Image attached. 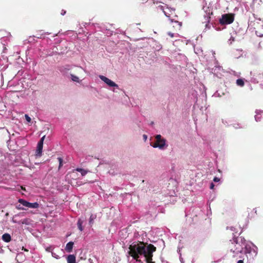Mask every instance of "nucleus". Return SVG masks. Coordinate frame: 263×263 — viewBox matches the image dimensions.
<instances>
[{"label":"nucleus","instance_id":"nucleus-54","mask_svg":"<svg viewBox=\"0 0 263 263\" xmlns=\"http://www.w3.org/2000/svg\"><path fill=\"white\" fill-rule=\"evenodd\" d=\"M143 2H146L147 0H142Z\"/></svg>","mask_w":263,"mask_h":263},{"label":"nucleus","instance_id":"nucleus-27","mask_svg":"<svg viewBox=\"0 0 263 263\" xmlns=\"http://www.w3.org/2000/svg\"><path fill=\"white\" fill-rule=\"evenodd\" d=\"M193 96H194V101L197 103V101H198V99H197V91H195L193 92Z\"/></svg>","mask_w":263,"mask_h":263},{"label":"nucleus","instance_id":"nucleus-7","mask_svg":"<svg viewBox=\"0 0 263 263\" xmlns=\"http://www.w3.org/2000/svg\"><path fill=\"white\" fill-rule=\"evenodd\" d=\"M18 201L21 204L27 208L37 209L39 207V204L37 202L31 203L23 199H19Z\"/></svg>","mask_w":263,"mask_h":263},{"label":"nucleus","instance_id":"nucleus-39","mask_svg":"<svg viewBox=\"0 0 263 263\" xmlns=\"http://www.w3.org/2000/svg\"><path fill=\"white\" fill-rule=\"evenodd\" d=\"M220 178H219L217 177H215L213 179V181L215 182H218L220 181Z\"/></svg>","mask_w":263,"mask_h":263},{"label":"nucleus","instance_id":"nucleus-33","mask_svg":"<svg viewBox=\"0 0 263 263\" xmlns=\"http://www.w3.org/2000/svg\"><path fill=\"white\" fill-rule=\"evenodd\" d=\"M255 34L256 35L258 36V37H262L263 36V33H261L259 31H255Z\"/></svg>","mask_w":263,"mask_h":263},{"label":"nucleus","instance_id":"nucleus-30","mask_svg":"<svg viewBox=\"0 0 263 263\" xmlns=\"http://www.w3.org/2000/svg\"><path fill=\"white\" fill-rule=\"evenodd\" d=\"M58 159L59 162V168H60V167H61L62 166V165H63V159H62V158H61V157H59V158H58Z\"/></svg>","mask_w":263,"mask_h":263},{"label":"nucleus","instance_id":"nucleus-44","mask_svg":"<svg viewBox=\"0 0 263 263\" xmlns=\"http://www.w3.org/2000/svg\"><path fill=\"white\" fill-rule=\"evenodd\" d=\"M237 263H243V260H239L237 261Z\"/></svg>","mask_w":263,"mask_h":263},{"label":"nucleus","instance_id":"nucleus-48","mask_svg":"<svg viewBox=\"0 0 263 263\" xmlns=\"http://www.w3.org/2000/svg\"><path fill=\"white\" fill-rule=\"evenodd\" d=\"M4 252L3 250L0 248V253H3Z\"/></svg>","mask_w":263,"mask_h":263},{"label":"nucleus","instance_id":"nucleus-16","mask_svg":"<svg viewBox=\"0 0 263 263\" xmlns=\"http://www.w3.org/2000/svg\"><path fill=\"white\" fill-rule=\"evenodd\" d=\"M172 23H175V25L174 27H176L177 29H180L182 26V23L177 21H175L173 19H170Z\"/></svg>","mask_w":263,"mask_h":263},{"label":"nucleus","instance_id":"nucleus-8","mask_svg":"<svg viewBox=\"0 0 263 263\" xmlns=\"http://www.w3.org/2000/svg\"><path fill=\"white\" fill-rule=\"evenodd\" d=\"M99 78L105 83H106L109 87H114L116 88H119V86L118 84H117L114 81L107 78V77L102 75H99Z\"/></svg>","mask_w":263,"mask_h":263},{"label":"nucleus","instance_id":"nucleus-14","mask_svg":"<svg viewBox=\"0 0 263 263\" xmlns=\"http://www.w3.org/2000/svg\"><path fill=\"white\" fill-rule=\"evenodd\" d=\"M84 219H82L81 218H79L78 221H77V226L78 229L80 231H83L84 230L83 227L82 226L83 222H84Z\"/></svg>","mask_w":263,"mask_h":263},{"label":"nucleus","instance_id":"nucleus-46","mask_svg":"<svg viewBox=\"0 0 263 263\" xmlns=\"http://www.w3.org/2000/svg\"><path fill=\"white\" fill-rule=\"evenodd\" d=\"M12 222H13V223H17V222L16 220H15L14 219H12Z\"/></svg>","mask_w":263,"mask_h":263},{"label":"nucleus","instance_id":"nucleus-5","mask_svg":"<svg viewBox=\"0 0 263 263\" xmlns=\"http://www.w3.org/2000/svg\"><path fill=\"white\" fill-rule=\"evenodd\" d=\"M234 20L233 14H224L219 19V23L221 25H228L232 23Z\"/></svg>","mask_w":263,"mask_h":263},{"label":"nucleus","instance_id":"nucleus-4","mask_svg":"<svg viewBox=\"0 0 263 263\" xmlns=\"http://www.w3.org/2000/svg\"><path fill=\"white\" fill-rule=\"evenodd\" d=\"M156 142L151 144L154 148H158L161 150H164L167 148L168 145L166 144V140L162 137L160 135H157L155 136Z\"/></svg>","mask_w":263,"mask_h":263},{"label":"nucleus","instance_id":"nucleus-31","mask_svg":"<svg viewBox=\"0 0 263 263\" xmlns=\"http://www.w3.org/2000/svg\"><path fill=\"white\" fill-rule=\"evenodd\" d=\"M253 4L258 5L261 2V0H252Z\"/></svg>","mask_w":263,"mask_h":263},{"label":"nucleus","instance_id":"nucleus-15","mask_svg":"<svg viewBox=\"0 0 263 263\" xmlns=\"http://www.w3.org/2000/svg\"><path fill=\"white\" fill-rule=\"evenodd\" d=\"M68 263H76V256L74 255H69L67 257Z\"/></svg>","mask_w":263,"mask_h":263},{"label":"nucleus","instance_id":"nucleus-52","mask_svg":"<svg viewBox=\"0 0 263 263\" xmlns=\"http://www.w3.org/2000/svg\"><path fill=\"white\" fill-rule=\"evenodd\" d=\"M203 95V96L204 97V96H205V92H202V93Z\"/></svg>","mask_w":263,"mask_h":263},{"label":"nucleus","instance_id":"nucleus-1","mask_svg":"<svg viewBox=\"0 0 263 263\" xmlns=\"http://www.w3.org/2000/svg\"><path fill=\"white\" fill-rule=\"evenodd\" d=\"M146 234L144 231L136 232L134 233V241L129 247V254L136 260V263H154L152 260L153 253L156 251V247L152 245L144 243Z\"/></svg>","mask_w":263,"mask_h":263},{"label":"nucleus","instance_id":"nucleus-53","mask_svg":"<svg viewBox=\"0 0 263 263\" xmlns=\"http://www.w3.org/2000/svg\"><path fill=\"white\" fill-rule=\"evenodd\" d=\"M18 209H20V210H24V209L23 208H18Z\"/></svg>","mask_w":263,"mask_h":263},{"label":"nucleus","instance_id":"nucleus-10","mask_svg":"<svg viewBox=\"0 0 263 263\" xmlns=\"http://www.w3.org/2000/svg\"><path fill=\"white\" fill-rule=\"evenodd\" d=\"M222 71L223 69L219 65H215L214 68L212 69V72L217 77H220L222 76L221 72Z\"/></svg>","mask_w":263,"mask_h":263},{"label":"nucleus","instance_id":"nucleus-34","mask_svg":"<svg viewBox=\"0 0 263 263\" xmlns=\"http://www.w3.org/2000/svg\"><path fill=\"white\" fill-rule=\"evenodd\" d=\"M25 119L26 120V121L28 122H31V118L28 115H25Z\"/></svg>","mask_w":263,"mask_h":263},{"label":"nucleus","instance_id":"nucleus-23","mask_svg":"<svg viewBox=\"0 0 263 263\" xmlns=\"http://www.w3.org/2000/svg\"><path fill=\"white\" fill-rule=\"evenodd\" d=\"M70 77L72 81L76 82H79V78L77 76L71 74Z\"/></svg>","mask_w":263,"mask_h":263},{"label":"nucleus","instance_id":"nucleus-9","mask_svg":"<svg viewBox=\"0 0 263 263\" xmlns=\"http://www.w3.org/2000/svg\"><path fill=\"white\" fill-rule=\"evenodd\" d=\"M45 136L42 137L37 144L36 149L35 152V156L36 157H40L42 154L43 142L45 138Z\"/></svg>","mask_w":263,"mask_h":263},{"label":"nucleus","instance_id":"nucleus-37","mask_svg":"<svg viewBox=\"0 0 263 263\" xmlns=\"http://www.w3.org/2000/svg\"><path fill=\"white\" fill-rule=\"evenodd\" d=\"M232 74L235 75V76L238 77L240 76V73L239 72H236L234 71H232Z\"/></svg>","mask_w":263,"mask_h":263},{"label":"nucleus","instance_id":"nucleus-13","mask_svg":"<svg viewBox=\"0 0 263 263\" xmlns=\"http://www.w3.org/2000/svg\"><path fill=\"white\" fill-rule=\"evenodd\" d=\"M2 240L6 242H9L11 240V237L8 233H5L2 235Z\"/></svg>","mask_w":263,"mask_h":263},{"label":"nucleus","instance_id":"nucleus-35","mask_svg":"<svg viewBox=\"0 0 263 263\" xmlns=\"http://www.w3.org/2000/svg\"><path fill=\"white\" fill-rule=\"evenodd\" d=\"M213 96L215 97H220L221 96L220 95V93L218 91H216L214 93Z\"/></svg>","mask_w":263,"mask_h":263},{"label":"nucleus","instance_id":"nucleus-26","mask_svg":"<svg viewBox=\"0 0 263 263\" xmlns=\"http://www.w3.org/2000/svg\"><path fill=\"white\" fill-rule=\"evenodd\" d=\"M35 36H29V37L28 39V42L31 43L34 42L35 41Z\"/></svg>","mask_w":263,"mask_h":263},{"label":"nucleus","instance_id":"nucleus-57","mask_svg":"<svg viewBox=\"0 0 263 263\" xmlns=\"http://www.w3.org/2000/svg\"><path fill=\"white\" fill-rule=\"evenodd\" d=\"M154 124V122H152L151 124Z\"/></svg>","mask_w":263,"mask_h":263},{"label":"nucleus","instance_id":"nucleus-51","mask_svg":"<svg viewBox=\"0 0 263 263\" xmlns=\"http://www.w3.org/2000/svg\"><path fill=\"white\" fill-rule=\"evenodd\" d=\"M209 204V208L210 209V210L211 211V206H210V203H209V202H208Z\"/></svg>","mask_w":263,"mask_h":263},{"label":"nucleus","instance_id":"nucleus-17","mask_svg":"<svg viewBox=\"0 0 263 263\" xmlns=\"http://www.w3.org/2000/svg\"><path fill=\"white\" fill-rule=\"evenodd\" d=\"M182 248H183V246L182 245H181L180 244H179V246H178V249H177V252L179 254V259H180L181 263H184V261H183V258L181 256V250L182 249Z\"/></svg>","mask_w":263,"mask_h":263},{"label":"nucleus","instance_id":"nucleus-24","mask_svg":"<svg viewBox=\"0 0 263 263\" xmlns=\"http://www.w3.org/2000/svg\"><path fill=\"white\" fill-rule=\"evenodd\" d=\"M96 216L91 214L89 217V223L90 225H92L93 223V220L96 219Z\"/></svg>","mask_w":263,"mask_h":263},{"label":"nucleus","instance_id":"nucleus-50","mask_svg":"<svg viewBox=\"0 0 263 263\" xmlns=\"http://www.w3.org/2000/svg\"><path fill=\"white\" fill-rule=\"evenodd\" d=\"M253 211H254V212H255V213H256V212H257V210H256V208L254 209H253Z\"/></svg>","mask_w":263,"mask_h":263},{"label":"nucleus","instance_id":"nucleus-42","mask_svg":"<svg viewBox=\"0 0 263 263\" xmlns=\"http://www.w3.org/2000/svg\"><path fill=\"white\" fill-rule=\"evenodd\" d=\"M234 41V38L233 36H231L229 39V41L230 42V44L232 43V42Z\"/></svg>","mask_w":263,"mask_h":263},{"label":"nucleus","instance_id":"nucleus-45","mask_svg":"<svg viewBox=\"0 0 263 263\" xmlns=\"http://www.w3.org/2000/svg\"><path fill=\"white\" fill-rule=\"evenodd\" d=\"M251 81L253 83H258V81H256L255 79L254 80H251Z\"/></svg>","mask_w":263,"mask_h":263},{"label":"nucleus","instance_id":"nucleus-28","mask_svg":"<svg viewBox=\"0 0 263 263\" xmlns=\"http://www.w3.org/2000/svg\"><path fill=\"white\" fill-rule=\"evenodd\" d=\"M5 159V156L3 155L2 152L0 151V162L3 161Z\"/></svg>","mask_w":263,"mask_h":263},{"label":"nucleus","instance_id":"nucleus-2","mask_svg":"<svg viewBox=\"0 0 263 263\" xmlns=\"http://www.w3.org/2000/svg\"><path fill=\"white\" fill-rule=\"evenodd\" d=\"M234 241L237 245H239V242H241L242 244L244 246V250H243V251L249 259L253 260L257 255L258 250L257 247L252 242H247L246 239L243 237H240L238 238H235Z\"/></svg>","mask_w":263,"mask_h":263},{"label":"nucleus","instance_id":"nucleus-56","mask_svg":"<svg viewBox=\"0 0 263 263\" xmlns=\"http://www.w3.org/2000/svg\"><path fill=\"white\" fill-rule=\"evenodd\" d=\"M142 183H144V182H145V180H143L142 181Z\"/></svg>","mask_w":263,"mask_h":263},{"label":"nucleus","instance_id":"nucleus-29","mask_svg":"<svg viewBox=\"0 0 263 263\" xmlns=\"http://www.w3.org/2000/svg\"><path fill=\"white\" fill-rule=\"evenodd\" d=\"M147 183L148 185V186H147V188L150 190L151 188L152 187L153 180H148L147 181Z\"/></svg>","mask_w":263,"mask_h":263},{"label":"nucleus","instance_id":"nucleus-36","mask_svg":"<svg viewBox=\"0 0 263 263\" xmlns=\"http://www.w3.org/2000/svg\"><path fill=\"white\" fill-rule=\"evenodd\" d=\"M256 48L258 50H261L262 49V47H261V42H260L258 45H257L256 46Z\"/></svg>","mask_w":263,"mask_h":263},{"label":"nucleus","instance_id":"nucleus-19","mask_svg":"<svg viewBox=\"0 0 263 263\" xmlns=\"http://www.w3.org/2000/svg\"><path fill=\"white\" fill-rule=\"evenodd\" d=\"M75 170L78 172L81 173L82 176H85L87 174V173L88 172V171L85 170L82 168H77Z\"/></svg>","mask_w":263,"mask_h":263},{"label":"nucleus","instance_id":"nucleus-41","mask_svg":"<svg viewBox=\"0 0 263 263\" xmlns=\"http://www.w3.org/2000/svg\"><path fill=\"white\" fill-rule=\"evenodd\" d=\"M214 186H215V185H214V184L213 182H211V183H210V189H212H212H214Z\"/></svg>","mask_w":263,"mask_h":263},{"label":"nucleus","instance_id":"nucleus-11","mask_svg":"<svg viewBox=\"0 0 263 263\" xmlns=\"http://www.w3.org/2000/svg\"><path fill=\"white\" fill-rule=\"evenodd\" d=\"M255 115L254 116L255 120L256 122H259L263 118V110L260 109H256L255 111Z\"/></svg>","mask_w":263,"mask_h":263},{"label":"nucleus","instance_id":"nucleus-49","mask_svg":"<svg viewBox=\"0 0 263 263\" xmlns=\"http://www.w3.org/2000/svg\"><path fill=\"white\" fill-rule=\"evenodd\" d=\"M5 39V37H1V40L3 41Z\"/></svg>","mask_w":263,"mask_h":263},{"label":"nucleus","instance_id":"nucleus-22","mask_svg":"<svg viewBox=\"0 0 263 263\" xmlns=\"http://www.w3.org/2000/svg\"><path fill=\"white\" fill-rule=\"evenodd\" d=\"M165 10L167 12V15H169V17L170 16V15L171 14H172L175 12V9L174 8H169L168 7H167L165 9Z\"/></svg>","mask_w":263,"mask_h":263},{"label":"nucleus","instance_id":"nucleus-38","mask_svg":"<svg viewBox=\"0 0 263 263\" xmlns=\"http://www.w3.org/2000/svg\"><path fill=\"white\" fill-rule=\"evenodd\" d=\"M227 229H230L232 231H235L236 228L234 227H227Z\"/></svg>","mask_w":263,"mask_h":263},{"label":"nucleus","instance_id":"nucleus-47","mask_svg":"<svg viewBox=\"0 0 263 263\" xmlns=\"http://www.w3.org/2000/svg\"><path fill=\"white\" fill-rule=\"evenodd\" d=\"M26 221H27V219H25V220H24L22 222V223L23 224H24V223H26Z\"/></svg>","mask_w":263,"mask_h":263},{"label":"nucleus","instance_id":"nucleus-12","mask_svg":"<svg viewBox=\"0 0 263 263\" xmlns=\"http://www.w3.org/2000/svg\"><path fill=\"white\" fill-rule=\"evenodd\" d=\"M73 245H74V243L72 241L68 242L66 244V247H65V250L67 252L70 253L72 251V250Z\"/></svg>","mask_w":263,"mask_h":263},{"label":"nucleus","instance_id":"nucleus-20","mask_svg":"<svg viewBox=\"0 0 263 263\" xmlns=\"http://www.w3.org/2000/svg\"><path fill=\"white\" fill-rule=\"evenodd\" d=\"M236 84L237 86L242 87L245 85L244 79H238L236 80Z\"/></svg>","mask_w":263,"mask_h":263},{"label":"nucleus","instance_id":"nucleus-25","mask_svg":"<svg viewBox=\"0 0 263 263\" xmlns=\"http://www.w3.org/2000/svg\"><path fill=\"white\" fill-rule=\"evenodd\" d=\"M233 126L235 128L237 129L240 128H243L244 127V125L240 123H234L233 124Z\"/></svg>","mask_w":263,"mask_h":263},{"label":"nucleus","instance_id":"nucleus-43","mask_svg":"<svg viewBox=\"0 0 263 263\" xmlns=\"http://www.w3.org/2000/svg\"><path fill=\"white\" fill-rule=\"evenodd\" d=\"M66 13V11H63L62 10V12H61V14L62 15H64Z\"/></svg>","mask_w":263,"mask_h":263},{"label":"nucleus","instance_id":"nucleus-40","mask_svg":"<svg viewBox=\"0 0 263 263\" xmlns=\"http://www.w3.org/2000/svg\"><path fill=\"white\" fill-rule=\"evenodd\" d=\"M143 140H144V141H146L147 140V135H146L144 134V135H143Z\"/></svg>","mask_w":263,"mask_h":263},{"label":"nucleus","instance_id":"nucleus-6","mask_svg":"<svg viewBox=\"0 0 263 263\" xmlns=\"http://www.w3.org/2000/svg\"><path fill=\"white\" fill-rule=\"evenodd\" d=\"M240 237H235V235L234 236L233 239V242H232V244H234L235 248L233 249L232 248L231 249V251L233 252V253L235 254H238L239 253H242L243 252V250L244 249V246L242 244L241 242H239V245H237L234 239L235 238H238Z\"/></svg>","mask_w":263,"mask_h":263},{"label":"nucleus","instance_id":"nucleus-21","mask_svg":"<svg viewBox=\"0 0 263 263\" xmlns=\"http://www.w3.org/2000/svg\"><path fill=\"white\" fill-rule=\"evenodd\" d=\"M158 8L161 10L162 11H163L164 14H165V15L168 17H169V15H167V12L166 11V10H165V9L164 8V7L162 6V5H159L158 6Z\"/></svg>","mask_w":263,"mask_h":263},{"label":"nucleus","instance_id":"nucleus-18","mask_svg":"<svg viewBox=\"0 0 263 263\" xmlns=\"http://www.w3.org/2000/svg\"><path fill=\"white\" fill-rule=\"evenodd\" d=\"M101 31L105 33L107 36H110L112 34V31L110 29H105L104 27H101Z\"/></svg>","mask_w":263,"mask_h":263},{"label":"nucleus","instance_id":"nucleus-55","mask_svg":"<svg viewBox=\"0 0 263 263\" xmlns=\"http://www.w3.org/2000/svg\"><path fill=\"white\" fill-rule=\"evenodd\" d=\"M6 130L8 133H9L7 129H6Z\"/></svg>","mask_w":263,"mask_h":263},{"label":"nucleus","instance_id":"nucleus-32","mask_svg":"<svg viewBox=\"0 0 263 263\" xmlns=\"http://www.w3.org/2000/svg\"><path fill=\"white\" fill-rule=\"evenodd\" d=\"M167 34L170 36L171 37H174V36H177L178 35V34L177 33H172L171 32H168L167 33Z\"/></svg>","mask_w":263,"mask_h":263},{"label":"nucleus","instance_id":"nucleus-3","mask_svg":"<svg viewBox=\"0 0 263 263\" xmlns=\"http://www.w3.org/2000/svg\"><path fill=\"white\" fill-rule=\"evenodd\" d=\"M212 14L213 12L209 8H207L206 9L204 10L203 19L202 21V23L203 24H205V28L203 30V31L204 32L210 29L212 26L214 27L212 23H211V15Z\"/></svg>","mask_w":263,"mask_h":263}]
</instances>
